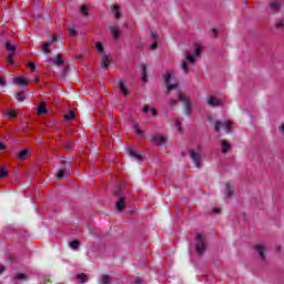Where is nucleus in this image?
Returning <instances> with one entry per match:
<instances>
[{"mask_svg":"<svg viewBox=\"0 0 284 284\" xmlns=\"http://www.w3.org/2000/svg\"><path fill=\"white\" fill-rule=\"evenodd\" d=\"M207 120L210 124H214V131H216V133H220L221 129H224L226 133H232L233 122H227L223 120H215L214 122V115H207Z\"/></svg>","mask_w":284,"mask_h":284,"instance_id":"obj_1","label":"nucleus"},{"mask_svg":"<svg viewBox=\"0 0 284 284\" xmlns=\"http://www.w3.org/2000/svg\"><path fill=\"white\" fill-rule=\"evenodd\" d=\"M114 195L118 196V202L115 203L116 211H124L126 209V199L122 196V186L118 187Z\"/></svg>","mask_w":284,"mask_h":284,"instance_id":"obj_2","label":"nucleus"},{"mask_svg":"<svg viewBox=\"0 0 284 284\" xmlns=\"http://www.w3.org/2000/svg\"><path fill=\"white\" fill-rule=\"evenodd\" d=\"M206 244L204 242L203 235L201 233H199L196 235V243H195V251L197 254H200V256H202V254H204L205 250H206Z\"/></svg>","mask_w":284,"mask_h":284,"instance_id":"obj_3","label":"nucleus"},{"mask_svg":"<svg viewBox=\"0 0 284 284\" xmlns=\"http://www.w3.org/2000/svg\"><path fill=\"white\" fill-rule=\"evenodd\" d=\"M179 100H181V102H183L185 115H191L192 109H193V104H192L191 100H189V98H186V95H182V94H179Z\"/></svg>","mask_w":284,"mask_h":284,"instance_id":"obj_4","label":"nucleus"},{"mask_svg":"<svg viewBox=\"0 0 284 284\" xmlns=\"http://www.w3.org/2000/svg\"><path fill=\"white\" fill-rule=\"evenodd\" d=\"M172 71H166V74L164 75L163 80L164 83L166 84V92L171 93V91H173V89H176L178 84H171V78H172Z\"/></svg>","mask_w":284,"mask_h":284,"instance_id":"obj_5","label":"nucleus"},{"mask_svg":"<svg viewBox=\"0 0 284 284\" xmlns=\"http://www.w3.org/2000/svg\"><path fill=\"white\" fill-rule=\"evenodd\" d=\"M190 158H191L192 162L194 163V165L196 166V169H201L200 153H196V151L191 150L190 151Z\"/></svg>","mask_w":284,"mask_h":284,"instance_id":"obj_6","label":"nucleus"},{"mask_svg":"<svg viewBox=\"0 0 284 284\" xmlns=\"http://www.w3.org/2000/svg\"><path fill=\"white\" fill-rule=\"evenodd\" d=\"M150 142L151 144H158V145H161V144H164V142H166V139L164 138V135H152L150 138Z\"/></svg>","mask_w":284,"mask_h":284,"instance_id":"obj_7","label":"nucleus"},{"mask_svg":"<svg viewBox=\"0 0 284 284\" xmlns=\"http://www.w3.org/2000/svg\"><path fill=\"white\" fill-rule=\"evenodd\" d=\"M109 29L111 31V36L114 40H119L120 36H121V31L118 27H115L114 24H109Z\"/></svg>","mask_w":284,"mask_h":284,"instance_id":"obj_8","label":"nucleus"},{"mask_svg":"<svg viewBox=\"0 0 284 284\" xmlns=\"http://www.w3.org/2000/svg\"><path fill=\"white\" fill-rule=\"evenodd\" d=\"M234 186L231 182H226L224 194L226 197H232L234 195Z\"/></svg>","mask_w":284,"mask_h":284,"instance_id":"obj_9","label":"nucleus"},{"mask_svg":"<svg viewBox=\"0 0 284 284\" xmlns=\"http://www.w3.org/2000/svg\"><path fill=\"white\" fill-rule=\"evenodd\" d=\"M111 12L114 14L115 19L121 18L122 13L120 4H111Z\"/></svg>","mask_w":284,"mask_h":284,"instance_id":"obj_10","label":"nucleus"},{"mask_svg":"<svg viewBox=\"0 0 284 284\" xmlns=\"http://www.w3.org/2000/svg\"><path fill=\"white\" fill-rule=\"evenodd\" d=\"M255 250L260 256V258H262V261H265V252H266V248L265 246H263V244H257V246H255Z\"/></svg>","mask_w":284,"mask_h":284,"instance_id":"obj_11","label":"nucleus"},{"mask_svg":"<svg viewBox=\"0 0 284 284\" xmlns=\"http://www.w3.org/2000/svg\"><path fill=\"white\" fill-rule=\"evenodd\" d=\"M118 87L120 89V91L124 94V95H129L130 91L125 84V82H123V80L119 79L118 80Z\"/></svg>","mask_w":284,"mask_h":284,"instance_id":"obj_12","label":"nucleus"},{"mask_svg":"<svg viewBox=\"0 0 284 284\" xmlns=\"http://www.w3.org/2000/svg\"><path fill=\"white\" fill-rule=\"evenodd\" d=\"M209 106H221L222 102L219 100V98L211 95L207 100Z\"/></svg>","mask_w":284,"mask_h":284,"instance_id":"obj_13","label":"nucleus"},{"mask_svg":"<svg viewBox=\"0 0 284 284\" xmlns=\"http://www.w3.org/2000/svg\"><path fill=\"white\" fill-rule=\"evenodd\" d=\"M110 64H111V59L106 53L102 52V69L108 70Z\"/></svg>","mask_w":284,"mask_h":284,"instance_id":"obj_14","label":"nucleus"},{"mask_svg":"<svg viewBox=\"0 0 284 284\" xmlns=\"http://www.w3.org/2000/svg\"><path fill=\"white\" fill-rule=\"evenodd\" d=\"M30 155L31 151L29 149H22V151L18 153V160H27L28 158H30Z\"/></svg>","mask_w":284,"mask_h":284,"instance_id":"obj_15","label":"nucleus"},{"mask_svg":"<svg viewBox=\"0 0 284 284\" xmlns=\"http://www.w3.org/2000/svg\"><path fill=\"white\" fill-rule=\"evenodd\" d=\"M129 155L130 158H133L134 160H143L144 155L142 153H139L138 151H134L133 149H129Z\"/></svg>","mask_w":284,"mask_h":284,"instance_id":"obj_16","label":"nucleus"},{"mask_svg":"<svg viewBox=\"0 0 284 284\" xmlns=\"http://www.w3.org/2000/svg\"><path fill=\"white\" fill-rule=\"evenodd\" d=\"M280 8H281V2H278V0H271L270 2L271 12H277Z\"/></svg>","mask_w":284,"mask_h":284,"instance_id":"obj_17","label":"nucleus"},{"mask_svg":"<svg viewBox=\"0 0 284 284\" xmlns=\"http://www.w3.org/2000/svg\"><path fill=\"white\" fill-rule=\"evenodd\" d=\"M43 113H48L47 104L45 102H41L40 106L38 108V114L43 115Z\"/></svg>","mask_w":284,"mask_h":284,"instance_id":"obj_18","label":"nucleus"},{"mask_svg":"<svg viewBox=\"0 0 284 284\" xmlns=\"http://www.w3.org/2000/svg\"><path fill=\"white\" fill-rule=\"evenodd\" d=\"M64 178H65V170L64 169H59L57 171V180L59 182H61L62 180H64Z\"/></svg>","mask_w":284,"mask_h":284,"instance_id":"obj_19","label":"nucleus"},{"mask_svg":"<svg viewBox=\"0 0 284 284\" xmlns=\"http://www.w3.org/2000/svg\"><path fill=\"white\" fill-rule=\"evenodd\" d=\"M111 276L109 274H102L99 284H110Z\"/></svg>","mask_w":284,"mask_h":284,"instance_id":"obj_20","label":"nucleus"},{"mask_svg":"<svg viewBox=\"0 0 284 284\" xmlns=\"http://www.w3.org/2000/svg\"><path fill=\"white\" fill-rule=\"evenodd\" d=\"M148 70H149L148 64H142V80L144 82H146L148 80Z\"/></svg>","mask_w":284,"mask_h":284,"instance_id":"obj_21","label":"nucleus"},{"mask_svg":"<svg viewBox=\"0 0 284 284\" xmlns=\"http://www.w3.org/2000/svg\"><path fill=\"white\" fill-rule=\"evenodd\" d=\"M231 149V144L230 142H227L226 140L222 141V153H227V151H230Z\"/></svg>","mask_w":284,"mask_h":284,"instance_id":"obj_22","label":"nucleus"},{"mask_svg":"<svg viewBox=\"0 0 284 284\" xmlns=\"http://www.w3.org/2000/svg\"><path fill=\"white\" fill-rule=\"evenodd\" d=\"M174 124H175V126H176L179 133H180V134H183L184 131H183V126H182V124H181V120H178V119L174 120Z\"/></svg>","mask_w":284,"mask_h":284,"instance_id":"obj_23","label":"nucleus"},{"mask_svg":"<svg viewBox=\"0 0 284 284\" xmlns=\"http://www.w3.org/2000/svg\"><path fill=\"white\" fill-rule=\"evenodd\" d=\"M6 49L14 54L16 47L10 41L6 42Z\"/></svg>","mask_w":284,"mask_h":284,"instance_id":"obj_24","label":"nucleus"},{"mask_svg":"<svg viewBox=\"0 0 284 284\" xmlns=\"http://www.w3.org/2000/svg\"><path fill=\"white\" fill-rule=\"evenodd\" d=\"M78 278H79V281H81V283H87L88 274H85V272H82L81 274H78Z\"/></svg>","mask_w":284,"mask_h":284,"instance_id":"obj_25","label":"nucleus"},{"mask_svg":"<svg viewBox=\"0 0 284 284\" xmlns=\"http://www.w3.org/2000/svg\"><path fill=\"white\" fill-rule=\"evenodd\" d=\"M69 31H70V34H71L72 37L75 38V37L78 36V31H77L74 24H70Z\"/></svg>","mask_w":284,"mask_h":284,"instance_id":"obj_26","label":"nucleus"},{"mask_svg":"<svg viewBox=\"0 0 284 284\" xmlns=\"http://www.w3.org/2000/svg\"><path fill=\"white\" fill-rule=\"evenodd\" d=\"M65 120H74L75 113L74 111H69L68 113L64 114Z\"/></svg>","mask_w":284,"mask_h":284,"instance_id":"obj_27","label":"nucleus"},{"mask_svg":"<svg viewBox=\"0 0 284 284\" xmlns=\"http://www.w3.org/2000/svg\"><path fill=\"white\" fill-rule=\"evenodd\" d=\"M42 51H43L44 53H50L51 49H50V43H49V42H44V43L42 44Z\"/></svg>","mask_w":284,"mask_h":284,"instance_id":"obj_28","label":"nucleus"},{"mask_svg":"<svg viewBox=\"0 0 284 284\" xmlns=\"http://www.w3.org/2000/svg\"><path fill=\"white\" fill-rule=\"evenodd\" d=\"M185 58L186 60H189V62H191L192 64L195 62L196 58L195 55H192L191 53H185Z\"/></svg>","mask_w":284,"mask_h":284,"instance_id":"obj_29","label":"nucleus"},{"mask_svg":"<svg viewBox=\"0 0 284 284\" xmlns=\"http://www.w3.org/2000/svg\"><path fill=\"white\" fill-rule=\"evenodd\" d=\"M16 82H18V84H29V80H27V78H17Z\"/></svg>","mask_w":284,"mask_h":284,"instance_id":"obj_30","label":"nucleus"},{"mask_svg":"<svg viewBox=\"0 0 284 284\" xmlns=\"http://www.w3.org/2000/svg\"><path fill=\"white\" fill-rule=\"evenodd\" d=\"M17 100L19 101V102H23L24 100H26V93H23V92H19V93H17Z\"/></svg>","mask_w":284,"mask_h":284,"instance_id":"obj_31","label":"nucleus"},{"mask_svg":"<svg viewBox=\"0 0 284 284\" xmlns=\"http://www.w3.org/2000/svg\"><path fill=\"white\" fill-rule=\"evenodd\" d=\"M14 278H19L20 281H26L27 274L24 272H21L19 274H16Z\"/></svg>","mask_w":284,"mask_h":284,"instance_id":"obj_32","label":"nucleus"},{"mask_svg":"<svg viewBox=\"0 0 284 284\" xmlns=\"http://www.w3.org/2000/svg\"><path fill=\"white\" fill-rule=\"evenodd\" d=\"M55 62H57V64H64V60H63L61 53H58V55L55 58Z\"/></svg>","mask_w":284,"mask_h":284,"instance_id":"obj_33","label":"nucleus"},{"mask_svg":"<svg viewBox=\"0 0 284 284\" xmlns=\"http://www.w3.org/2000/svg\"><path fill=\"white\" fill-rule=\"evenodd\" d=\"M79 243V240H74L73 242H70V247H72V250H78Z\"/></svg>","mask_w":284,"mask_h":284,"instance_id":"obj_34","label":"nucleus"},{"mask_svg":"<svg viewBox=\"0 0 284 284\" xmlns=\"http://www.w3.org/2000/svg\"><path fill=\"white\" fill-rule=\"evenodd\" d=\"M81 13H82L83 16H89V9H88L87 4H82V7H81Z\"/></svg>","mask_w":284,"mask_h":284,"instance_id":"obj_35","label":"nucleus"},{"mask_svg":"<svg viewBox=\"0 0 284 284\" xmlns=\"http://www.w3.org/2000/svg\"><path fill=\"white\" fill-rule=\"evenodd\" d=\"M18 112L14 110L8 111L7 113V118H17Z\"/></svg>","mask_w":284,"mask_h":284,"instance_id":"obj_36","label":"nucleus"},{"mask_svg":"<svg viewBox=\"0 0 284 284\" xmlns=\"http://www.w3.org/2000/svg\"><path fill=\"white\" fill-rule=\"evenodd\" d=\"M284 27V20H277L275 22V28L276 29H282Z\"/></svg>","mask_w":284,"mask_h":284,"instance_id":"obj_37","label":"nucleus"},{"mask_svg":"<svg viewBox=\"0 0 284 284\" xmlns=\"http://www.w3.org/2000/svg\"><path fill=\"white\" fill-rule=\"evenodd\" d=\"M13 58H14V53L10 52L7 58V61L9 64H13Z\"/></svg>","mask_w":284,"mask_h":284,"instance_id":"obj_38","label":"nucleus"},{"mask_svg":"<svg viewBox=\"0 0 284 284\" xmlns=\"http://www.w3.org/2000/svg\"><path fill=\"white\" fill-rule=\"evenodd\" d=\"M7 175H8L7 169L4 168L0 169V179L7 178Z\"/></svg>","mask_w":284,"mask_h":284,"instance_id":"obj_39","label":"nucleus"},{"mask_svg":"<svg viewBox=\"0 0 284 284\" xmlns=\"http://www.w3.org/2000/svg\"><path fill=\"white\" fill-rule=\"evenodd\" d=\"M95 47H97V49H98V51H99L100 53H103V43H102V42H97V43H95Z\"/></svg>","mask_w":284,"mask_h":284,"instance_id":"obj_40","label":"nucleus"},{"mask_svg":"<svg viewBox=\"0 0 284 284\" xmlns=\"http://www.w3.org/2000/svg\"><path fill=\"white\" fill-rule=\"evenodd\" d=\"M181 68L184 70L185 73H190V69L185 61L182 62Z\"/></svg>","mask_w":284,"mask_h":284,"instance_id":"obj_41","label":"nucleus"},{"mask_svg":"<svg viewBox=\"0 0 284 284\" xmlns=\"http://www.w3.org/2000/svg\"><path fill=\"white\" fill-rule=\"evenodd\" d=\"M28 67L29 69H31L32 72L37 69V64H34V62H29Z\"/></svg>","mask_w":284,"mask_h":284,"instance_id":"obj_42","label":"nucleus"},{"mask_svg":"<svg viewBox=\"0 0 284 284\" xmlns=\"http://www.w3.org/2000/svg\"><path fill=\"white\" fill-rule=\"evenodd\" d=\"M151 38H153V40L158 41L159 33H156L155 31H151Z\"/></svg>","mask_w":284,"mask_h":284,"instance_id":"obj_43","label":"nucleus"},{"mask_svg":"<svg viewBox=\"0 0 284 284\" xmlns=\"http://www.w3.org/2000/svg\"><path fill=\"white\" fill-rule=\"evenodd\" d=\"M201 51H202V47H196L195 48V53H194L195 59H196L197 55H200Z\"/></svg>","mask_w":284,"mask_h":284,"instance_id":"obj_44","label":"nucleus"},{"mask_svg":"<svg viewBox=\"0 0 284 284\" xmlns=\"http://www.w3.org/2000/svg\"><path fill=\"white\" fill-rule=\"evenodd\" d=\"M142 133H144V131H142V129H136L135 130V135H142Z\"/></svg>","mask_w":284,"mask_h":284,"instance_id":"obj_45","label":"nucleus"},{"mask_svg":"<svg viewBox=\"0 0 284 284\" xmlns=\"http://www.w3.org/2000/svg\"><path fill=\"white\" fill-rule=\"evenodd\" d=\"M170 104H171V106H176L178 100H175V99L171 100Z\"/></svg>","mask_w":284,"mask_h":284,"instance_id":"obj_46","label":"nucleus"},{"mask_svg":"<svg viewBox=\"0 0 284 284\" xmlns=\"http://www.w3.org/2000/svg\"><path fill=\"white\" fill-rule=\"evenodd\" d=\"M156 47H159V42H158V41H155V42H153V43L151 44V49H156Z\"/></svg>","mask_w":284,"mask_h":284,"instance_id":"obj_47","label":"nucleus"},{"mask_svg":"<svg viewBox=\"0 0 284 284\" xmlns=\"http://www.w3.org/2000/svg\"><path fill=\"white\" fill-rule=\"evenodd\" d=\"M6 271V265H2L1 263H0V274H2V272H4Z\"/></svg>","mask_w":284,"mask_h":284,"instance_id":"obj_48","label":"nucleus"},{"mask_svg":"<svg viewBox=\"0 0 284 284\" xmlns=\"http://www.w3.org/2000/svg\"><path fill=\"white\" fill-rule=\"evenodd\" d=\"M0 84L4 85L6 84V80L2 75H0Z\"/></svg>","mask_w":284,"mask_h":284,"instance_id":"obj_49","label":"nucleus"},{"mask_svg":"<svg viewBox=\"0 0 284 284\" xmlns=\"http://www.w3.org/2000/svg\"><path fill=\"white\" fill-rule=\"evenodd\" d=\"M148 111H150V104L144 105V113H148Z\"/></svg>","mask_w":284,"mask_h":284,"instance_id":"obj_50","label":"nucleus"},{"mask_svg":"<svg viewBox=\"0 0 284 284\" xmlns=\"http://www.w3.org/2000/svg\"><path fill=\"white\" fill-rule=\"evenodd\" d=\"M6 149V144H3V142H0V151H4Z\"/></svg>","mask_w":284,"mask_h":284,"instance_id":"obj_51","label":"nucleus"},{"mask_svg":"<svg viewBox=\"0 0 284 284\" xmlns=\"http://www.w3.org/2000/svg\"><path fill=\"white\" fill-rule=\"evenodd\" d=\"M151 113H152L153 115H158L156 109H151Z\"/></svg>","mask_w":284,"mask_h":284,"instance_id":"obj_52","label":"nucleus"},{"mask_svg":"<svg viewBox=\"0 0 284 284\" xmlns=\"http://www.w3.org/2000/svg\"><path fill=\"white\" fill-rule=\"evenodd\" d=\"M221 212H222L221 209H214V210H213V213L220 214Z\"/></svg>","mask_w":284,"mask_h":284,"instance_id":"obj_53","label":"nucleus"},{"mask_svg":"<svg viewBox=\"0 0 284 284\" xmlns=\"http://www.w3.org/2000/svg\"><path fill=\"white\" fill-rule=\"evenodd\" d=\"M212 31H213V33H214V36H217V33H219V31H217V29H212Z\"/></svg>","mask_w":284,"mask_h":284,"instance_id":"obj_54","label":"nucleus"},{"mask_svg":"<svg viewBox=\"0 0 284 284\" xmlns=\"http://www.w3.org/2000/svg\"><path fill=\"white\" fill-rule=\"evenodd\" d=\"M50 40H52L53 42H57L55 36H51Z\"/></svg>","mask_w":284,"mask_h":284,"instance_id":"obj_55","label":"nucleus"},{"mask_svg":"<svg viewBox=\"0 0 284 284\" xmlns=\"http://www.w3.org/2000/svg\"><path fill=\"white\" fill-rule=\"evenodd\" d=\"M280 130L284 133V124L281 125Z\"/></svg>","mask_w":284,"mask_h":284,"instance_id":"obj_56","label":"nucleus"},{"mask_svg":"<svg viewBox=\"0 0 284 284\" xmlns=\"http://www.w3.org/2000/svg\"><path fill=\"white\" fill-rule=\"evenodd\" d=\"M135 283H141V278H135Z\"/></svg>","mask_w":284,"mask_h":284,"instance_id":"obj_57","label":"nucleus"},{"mask_svg":"<svg viewBox=\"0 0 284 284\" xmlns=\"http://www.w3.org/2000/svg\"><path fill=\"white\" fill-rule=\"evenodd\" d=\"M201 149H202V146H200V145L196 146V151H201Z\"/></svg>","mask_w":284,"mask_h":284,"instance_id":"obj_58","label":"nucleus"},{"mask_svg":"<svg viewBox=\"0 0 284 284\" xmlns=\"http://www.w3.org/2000/svg\"><path fill=\"white\" fill-rule=\"evenodd\" d=\"M36 82H40V79H39V78H36Z\"/></svg>","mask_w":284,"mask_h":284,"instance_id":"obj_59","label":"nucleus"},{"mask_svg":"<svg viewBox=\"0 0 284 284\" xmlns=\"http://www.w3.org/2000/svg\"><path fill=\"white\" fill-rule=\"evenodd\" d=\"M70 171H67V174L69 175Z\"/></svg>","mask_w":284,"mask_h":284,"instance_id":"obj_60","label":"nucleus"}]
</instances>
